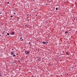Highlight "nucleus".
<instances>
[{"label":"nucleus","instance_id":"nucleus-5","mask_svg":"<svg viewBox=\"0 0 77 77\" xmlns=\"http://www.w3.org/2000/svg\"><path fill=\"white\" fill-rule=\"evenodd\" d=\"M11 54H12V55L14 54V52H11Z\"/></svg>","mask_w":77,"mask_h":77},{"label":"nucleus","instance_id":"nucleus-2","mask_svg":"<svg viewBox=\"0 0 77 77\" xmlns=\"http://www.w3.org/2000/svg\"><path fill=\"white\" fill-rule=\"evenodd\" d=\"M37 58H38V61H41V58H39V57H37Z\"/></svg>","mask_w":77,"mask_h":77},{"label":"nucleus","instance_id":"nucleus-1","mask_svg":"<svg viewBox=\"0 0 77 77\" xmlns=\"http://www.w3.org/2000/svg\"><path fill=\"white\" fill-rule=\"evenodd\" d=\"M25 53H26V54H29V53H30V52L28 51H25Z\"/></svg>","mask_w":77,"mask_h":77},{"label":"nucleus","instance_id":"nucleus-9","mask_svg":"<svg viewBox=\"0 0 77 77\" xmlns=\"http://www.w3.org/2000/svg\"><path fill=\"white\" fill-rule=\"evenodd\" d=\"M7 35H9L10 34L9 33H7Z\"/></svg>","mask_w":77,"mask_h":77},{"label":"nucleus","instance_id":"nucleus-23","mask_svg":"<svg viewBox=\"0 0 77 77\" xmlns=\"http://www.w3.org/2000/svg\"><path fill=\"white\" fill-rule=\"evenodd\" d=\"M12 50H14V49H13Z\"/></svg>","mask_w":77,"mask_h":77},{"label":"nucleus","instance_id":"nucleus-15","mask_svg":"<svg viewBox=\"0 0 77 77\" xmlns=\"http://www.w3.org/2000/svg\"><path fill=\"white\" fill-rule=\"evenodd\" d=\"M13 11H15V10L13 9Z\"/></svg>","mask_w":77,"mask_h":77},{"label":"nucleus","instance_id":"nucleus-10","mask_svg":"<svg viewBox=\"0 0 77 77\" xmlns=\"http://www.w3.org/2000/svg\"><path fill=\"white\" fill-rule=\"evenodd\" d=\"M26 27H28V25H26Z\"/></svg>","mask_w":77,"mask_h":77},{"label":"nucleus","instance_id":"nucleus-25","mask_svg":"<svg viewBox=\"0 0 77 77\" xmlns=\"http://www.w3.org/2000/svg\"><path fill=\"white\" fill-rule=\"evenodd\" d=\"M6 36H7V35H6Z\"/></svg>","mask_w":77,"mask_h":77},{"label":"nucleus","instance_id":"nucleus-7","mask_svg":"<svg viewBox=\"0 0 77 77\" xmlns=\"http://www.w3.org/2000/svg\"><path fill=\"white\" fill-rule=\"evenodd\" d=\"M65 33L66 34V33H68V31H66L65 32Z\"/></svg>","mask_w":77,"mask_h":77},{"label":"nucleus","instance_id":"nucleus-24","mask_svg":"<svg viewBox=\"0 0 77 77\" xmlns=\"http://www.w3.org/2000/svg\"><path fill=\"white\" fill-rule=\"evenodd\" d=\"M29 20H28V21H29Z\"/></svg>","mask_w":77,"mask_h":77},{"label":"nucleus","instance_id":"nucleus-16","mask_svg":"<svg viewBox=\"0 0 77 77\" xmlns=\"http://www.w3.org/2000/svg\"><path fill=\"white\" fill-rule=\"evenodd\" d=\"M30 46H31V45H32L30 44Z\"/></svg>","mask_w":77,"mask_h":77},{"label":"nucleus","instance_id":"nucleus-4","mask_svg":"<svg viewBox=\"0 0 77 77\" xmlns=\"http://www.w3.org/2000/svg\"><path fill=\"white\" fill-rule=\"evenodd\" d=\"M45 43H46V42H43V44H45Z\"/></svg>","mask_w":77,"mask_h":77},{"label":"nucleus","instance_id":"nucleus-26","mask_svg":"<svg viewBox=\"0 0 77 77\" xmlns=\"http://www.w3.org/2000/svg\"><path fill=\"white\" fill-rule=\"evenodd\" d=\"M74 20H75V19H74Z\"/></svg>","mask_w":77,"mask_h":77},{"label":"nucleus","instance_id":"nucleus-8","mask_svg":"<svg viewBox=\"0 0 77 77\" xmlns=\"http://www.w3.org/2000/svg\"><path fill=\"white\" fill-rule=\"evenodd\" d=\"M13 57H15L16 56L15 55V54L13 55Z\"/></svg>","mask_w":77,"mask_h":77},{"label":"nucleus","instance_id":"nucleus-3","mask_svg":"<svg viewBox=\"0 0 77 77\" xmlns=\"http://www.w3.org/2000/svg\"><path fill=\"white\" fill-rule=\"evenodd\" d=\"M15 34V33H14V32H12L11 33V35H14Z\"/></svg>","mask_w":77,"mask_h":77},{"label":"nucleus","instance_id":"nucleus-12","mask_svg":"<svg viewBox=\"0 0 77 77\" xmlns=\"http://www.w3.org/2000/svg\"><path fill=\"white\" fill-rule=\"evenodd\" d=\"M9 2H7V4H9Z\"/></svg>","mask_w":77,"mask_h":77},{"label":"nucleus","instance_id":"nucleus-17","mask_svg":"<svg viewBox=\"0 0 77 77\" xmlns=\"http://www.w3.org/2000/svg\"><path fill=\"white\" fill-rule=\"evenodd\" d=\"M22 41H24V39H22Z\"/></svg>","mask_w":77,"mask_h":77},{"label":"nucleus","instance_id":"nucleus-20","mask_svg":"<svg viewBox=\"0 0 77 77\" xmlns=\"http://www.w3.org/2000/svg\"><path fill=\"white\" fill-rule=\"evenodd\" d=\"M35 15L36 16H37V14H36Z\"/></svg>","mask_w":77,"mask_h":77},{"label":"nucleus","instance_id":"nucleus-19","mask_svg":"<svg viewBox=\"0 0 77 77\" xmlns=\"http://www.w3.org/2000/svg\"><path fill=\"white\" fill-rule=\"evenodd\" d=\"M18 54H17V55H18Z\"/></svg>","mask_w":77,"mask_h":77},{"label":"nucleus","instance_id":"nucleus-11","mask_svg":"<svg viewBox=\"0 0 77 77\" xmlns=\"http://www.w3.org/2000/svg\"><path fill=\"white\" fill-rule=\"evenodd\" d=\"M13 17V16H11V18H12V17Z\"/></svg>","mask_w":77,"mask_h":77},{"label":"nucleus","instance_id":"nucleus-27","mask_svg":"<svg viewBox=\"0 0 77 77\" xmlns=\"http://www.w3.org/2000/svg\"><path fill=\"white\" fill-rule=\"evenodd\" d=\"M18 62H19V61H18Z\"/></svg>","mask_w":77,"mask_h":77},{"label":"nucleus","instance_id":"nucleus-14","mask_svg":"<svg viewBox=\"0 0 77 77\" xmlns=\"http://www.w3.org/2000/svg\"><path fill=\"white\" fill-rule=\"evenodd\" d=\"M22 37H21V38H20V39H22Z\"/></svg>","mask_w":77,"mask_h":77},{"label":"nucleus","instance_id":"nucleus-18","mask_svg":"<svg viewBox=\"0 0 77 77\" xmlns=\"http://www.w3.org/2000/svg\"><path fill=\"white\" fill-rule=\"evenodd\" d=\"M29 44H30V42H29Z\"/></svg>","mask_w":77,"mask_h":77},{"label":"nucleus","instance_id":"nucleus-6","mask_svg":"<svg viewBox=\"0 0 77 77\" xmlns=\"http://www.w3.org/2000/svg\"><path fill=\"white\" fill-rule=\"evenodd\" d=\"M58 10V8H56V10Z\"/></svg>","mask_w":77,"mask_h":77},{"label":"nucleus","instance_id":"nucleus-13","mask_svg":"<svg viewBox=\"0 0 77 77\" xmlns=\"http://www.w3.org/2000/svg\"><path fill=\"white\" fill-rule=\"evenodd\" d=\"M16 14V13H14V15H15Z\"/></svg>","mask_w":77,"mask_h":77},{"label":"nucleus","instance_id":"nucleus-22","mask_svg":"<svg viewBox=\"0 0 77 77\" xmlns=\"http://www.w3.org/2000/svg\"><path fill=\"white\" fill-rule=\"evenodd\" d=\"M0 14H1V13H0Z\"/></svg>","mask_w":77,"mask_h":77},{"label":"nucleus","instance_id":"nucleus-21","mask_svg":"<svg viewBox=\"0 0 77 77\" xmlns=\"http://www.w3.org/2000/svg\"><path fill=\"white\" fill-rule=\"evenodd\" d=\"M47 44H48V42H47Z\"/></svg>","mask_w":77,"mask_h":77}]
</instances>
